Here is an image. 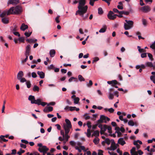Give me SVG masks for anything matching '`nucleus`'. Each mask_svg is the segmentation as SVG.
<instances>
[{
    "label": "nucleus",
    "mask_w": 155,
    "mask_h": 155,
    "mask_svg": "<svg viewBox=\"0 0 155 155\" xmlns=\"http://www.w3.org/2000/svg\"><path fill=\"white\" fill-rule=\"evenodd\" d=\"M85 0H80L79 1V5L78 7V10L76 12V15L78 14L81 17H84V14L86 12L88 9L87 6L85 5Z\"/></svg>",
    "instance_id": "f257e3e1"
},
{
    "label": "nucleus",
    "mask_w": 155,
    "mask_h": 155,
    "mask_svg": "<svg viewBox=\"0 0 155 155\" xmlns=\"http://www.w3.org/2000/svg\"><path fill=\"white\" fill-rule=\"evenodd\" d=\"M22 12L21 7L20 5L11 7L8 11V15L10 14H18Z\"/></svg>",
    "instance_id": "f03ea898"
},
{
    "label": "nucleus",
    "mask_w": 155,
    "mask_h": 155,
    "mask_svg": "<svg viewBox=\"0 0 155 155\" xmlns=\"http://www.w3.org/2000/svg\"><path fill=\"white\" fill-rule=\"evenodd\" d=\"M125 22L124 23V27L125 30H128L132 28L133 27L134 22L131 20H125Z\"/></svg>",
    "instance_id": "7ed1b4c3"
},
{
    "label": "nucleus",
    "mask_w": 155,
    "mask_h": 155,
    "mask_svg": "<svg viewBox=\"0 0 155 155\" xmlns=\"http://www.w3.org/2000/svg\"><path fill=\"white\" fill-rule=\"evenodd\" d=\"M38 146L39 147L38 149V151L43 153H45L49 150V149L46 146H43L41 143H38Z\"/></svg>",
    "instance_id": "20e7f679"
},
{
    "label": "nucleus",
    "mask_w": 155,
    "mask_h": 155,
    "mask_svg": "<svg viewBox=\"0 0 155 155\" xmlns=\"http://www.w3.org/2000/svg\"><path fill=\"white\" fill-rule=\"evenodd\" d=\"M110 120V119L105 116L104 115H102L100 116V119L97 120L98 123H102L103 122L107 123V121H109Z\"/></svg>",
    "instance_id": "39448f33"
},
{
    "label": "nucleus",
    "mask_w": 155,
    "mask_h": 155,
    "mask_svg": "<svg viewBox=\"0 0 155 155\" xmlns=\"http://www.w3.org/2000/svg\"><path fill=\"white\" fill-rule=\"evenodd\" d=\"M28 99L31 101V103L32 104H36V103L39 101V98L35 100L34 96L31 95H30L29 96Z\"/></svg>",
    "instance_id": "423d86ee"
},
{
    "label": "nucleus",
    "mask_w": 155,
    "mask_h": 155,
    "mask_svg": "<svg viewBox=\"0 0 155 155\" xmlns=\"http://www.w3.org/2000/svg\"><path fill=\"white\" fill-rule=\"evenodd\" d=\"M116 14H114L112 11H110L107 15V17L110 20H114L116 18Z\"/></svg>",
    "instance_id": "0eeeda50"
},
{
    "label": "nucleus",
    "mask_w": 155,
    "mask_h": 155,
    "mask_svg": "<svg viewBox=\"0 0 155 155\" xmlns=\"http://www.w3.org/2000/svg\"><path fill=\"white\" fill-rule=\"evenodd\" d=\"M140 9L142 10L143 12L147 13L150 11V8L149 6L147 5L142 7Z\"/></svg>",
    "instance_id": "6e6552de"
},
{
    "label": "nucleus",
    "mask_w": 155,
    "mask_h": 155,
    "mask_svg": "<svg viewBox=\"0 0 155 155\" xmlns=\"http://www.w3.org/2000/svg\"><path fill=\"white\" fill-rule=\"evenodd\" d=\"M19 2V0H9L8 2V4L16 5Z\"/></svg>",
    "instance_id": "1a4fd4ad"
},
{
    "label": "nucleus",
    "mask_w": 155,
    "mask_h": 155,
    "mask_svg": "<svg viewBox=\"0 0 155 155\" xmlns=\"http://www.w3.org/2000/svg\"><path fill=\"white\" fill-rule=\"evenodd\" d=\"M112 142L111 143L110 148L111 149L110 150H116L117 148V147L116 145V143L114 142V140H111Z\"/></svg>",
    "instance_id": "9d476101"
},
{
    "label": "nucleus",
    "mask_w": 155,
    "mask_h": 155,
    "mask_svg": "<svg viewBox=\"0 0 155 155\" xmlns=\"http://www.w3.org/2000/svg\"><path fill=\"white\" fill-rule=\"evenodd\" d=\"M31 47L30 45H27L25 48L26 51L25 53V55H29L31 50Z\"/></svg>",
    "instance_id": "9b49d317"
},
{
    "label": "nucleus",
    "mask_w": 155,
    "mask_h": 155,
    "mask_svg": "<svg viewBox=\"0 0 155 155\" xmlns=\"http://www.w3.org/2000/svg\"><path fill=\"white\" fill-rule=\"evenodd\" d=\"M63 128L64 130L65 134H68L71 127H70L66 125H63Z\"/></svg>",
    "instance_id": "f8f14e48"
},
{
    "label": "nucleus",
    "mask_w": 155,
    "mask_h": 155,
    "mask_svg": "<svg viewBox=\"0 0 155 155\" xmlns=\"http://www.w3.org/2000/svg\"><path fill=\"white\" fill-rule=\"evenodd\" d=\"M39 102H38L37 103H36V104L38 105H41L43 106H45L46 104H47V103L46 102H42V99L40 98H39Z\"/></svg>",
    "instance_id": "ddd939ff"
},
{
    "label": "nucleus",
    "mask_w": 155,
    "mask_h": 155,
    "mask_svg": "<svg viewBox=\"0 0 155 155\" xmlns=\"http://www.w3.org/2000/svg\"><path fill=\"white\" fill-rule=\"evenodd\" d=\"M118 143L122 146L124 145L126 143L125 141L124 140V139L122 138H120L118 139Z\"/></svg>",
    "instance_id": "4468645a"
},
{
    "label": "nucleus",
    "mask_w": 155,
    "mask_h": 155,
    "mask_svg": "<svg viewBox=\"0 0 155 155\" xmlns=\"http://www.w3.org/2000/svg\"><path fill=\"white\" fill-rule=\"evenodd\" d=\"M24 75V74L22 71H20L17 75V78L19 80L20 78H22Z\"/></svg>",
    "instance_id": "2eb2a0df"
},
{
    "label": "nucleus",
    "mask_w": 155,
    "mask_h": 155,
    "mask_svg": "<svg viewBox=\"0 0 155 155\" xmlns=\"http://www.w3.org/2000/svg\"><path fill=\"white\" fill-rule=\"evenodd\" d=\"M65 121L66 123V124H64L63 125H66L70 127H72V125L71 124V122L69 120L67 119H65Z\"/></svg>",
    "instance_id": "dca6fc26"
},
{
    "label": "nucleus",
    "mask_w": 155,
    "mask_h": 155,
    "mask_svg": "<svg viewBox=\"0 0 155 155\" xmlns=\"http://www.w3.org/2000/svg\"><path fill=\"white\" fill-rule=\"evenodd\" d=\"M37 74L41 78H45V73L42 71H38Z\"/></svg>",
    "instance_id": "f3484780"
},
{
    "label": "nucleus",
    "mask_w": 155,
    "mask_h": 155,
    "mask_svg": "<svg viewBox=\"0 0 155 155\" xmlns=\"http://www.w3.org/2000/svg\"><path fill=\"white\" fill-rule=\"evenodd\" d=\"M107 28V27L106 26L104 25L103 26L102 28L99 30V32L100 33H104L106 31Z\"/></svg>",
    "instance_id": "a211bd4d"
},
{
    "label": "nucleus",
    "mask_w": 155,
    "mask_h": 155,
    "mask_svg": "<svg viewBox=\"0 0 155 155\" xmlns=\"http://www.w3.org/2000/svg\"><path fill=\"white\" fill-rule=\"evenodd\" d=\"M28 26L27 25H25L24 24H22L20 27V29L21 30L24 31L26 29L28 28Z\"/></svg>",
    "instance_id": "6ab92c4d"
},
{
    "label": "nucleus",
    "mask_w": 155,
    "mask_h": 155,
    "mask_svg": "<svg viewBox=\"0 0 155 155\" xmlns=\"http://www.w3.org/2000/svg\"><path fill=\"white\" fill-rule=\"evenodd\" d=\"M49 54L51 57H54L55 54V51L54 49H52L50 51Z\"/></svg>",
    "instance_id": "aec40b11"
},
{
    "label": "nucleus",
    "mask_w": 155,
    "mask_h": 155,
    "mask_svg": "<svg viewBox=\"0 0 155 155\" xmlns=\"http://www.w3.org/2000/svg\"><path fill=\"white\" fill-rule=\"evenodd\" d=\"M2 22L5 24H7L9 22V20L7 18L4 17L2 18Z\"/></svg>",
    "instance_id": "412c9836"
},
{
    "label": "nucleus",
    "mask_w": 155,
    "mask_h": 155,
    "mask_svg": "<svg viewBox=\"0 0 155 155\" xmlns=\"http://www.w3.org/2000/svg\"><path fill=\"white\" fill-rule=\"evenodd\" d=\"M99 136V132L98 130H96L94 131L93 134L92 135V137L94 136L95 137H97Z\"/></svg>",
    "instance_id": "4be33fe9"
},
{
    "label": "nucleus",
    "mask_w": 155,
    "mask_h": 155,
    "mask_svg": "<svg viewBox=\"0 0 155 155\" xmlns=\"http://www.w3.org/2000/svg\"><path fill=\"white\" fill-rule=\"evenodd\" d=\"M137 48L138 49L139 52L140 53L145 52H146V51L143 48H141L140 47V46H137Z\"/></svg>",
    "instance_id": "5701e85b"
},
{
    "label": "nucleus",
    "mask_w": 155,
    "mask_h": 155,
    "mask_svg": "<svg viewBox=\"0 0 155 155\" xmlns=\"http://www.w3.org/2000/svg\"><path fill=\"white\" fill-rule=\"evenodd\" d=\"M99 140L100 139L98 138L95 137L93 140V142L95 144L97 145L99 143Z\"/></svg>",
    "instance_id": "b1692460"
},
{
    "label": "nucleus",
    "mask_w": 155,
    "mask_h": 155,
    "mask_svg": "<svg viewBox=\"0 0 155 155\" xmlns=\"http://www.w3.org/2000/svg\"><path fill=\"white\" fill-rule=\"evenodd\" d=\"M6 15H8V11L7 12L6 11H4L0 15V17L3 18H4V17Z\"/></svg>",
    "instance_id": "393cba45"
},
{
    "label": "nucleus",
    "mask_w": 155,
    "mask_h": 155,
    "mask_svg": "<svg viewBox=\"0 0 155 155\" xmlns=\"http://www.w3.org/2000/svg\"><path fill=\"white\" fill-rule=\"evenodd\" d=\"M109 95L108 96L109 99L110 100H112L114 98V94L110 92H109Z\"/></svg>",
    "instance_id": "a878e982"
},
{
    "label": "nucleus",
    "mask_w": 155,
    "mask_h": 155,
    "mask_svg": "<svg viewBox=\"0 0 155 155\" xmlns=\"http://www.w3.org/2000/svg\"><path fill=\"white\" fill-rule=\"evenodd\" d=\"M146 66L152 67L153 66V63L150 62H147L145 63Z\"/></svg>",
    "instance_id": "bb28decb"
},
{
    "label": "nucleus",
    "mask_w": 155,
    "mask_h": 155,
    "mask_svg": "<svg viewBox=\"0 0 155 155\" xmlns=\"http://www.w3.org/2000/svg\"><path fill=\"white\" fill-rule=\"evenodd\" d=\"M86 85L88 87H91L92 85H93V82L91 80H90L89 81V83H88L87 82H86Z\"/></svg>",
    "instance_id": "cd10ccee"
},
{
    "label": "nucleus",
    "mask_w": 155,
    "mask_h": 155,
    "mask_svg": "<svg viewBox=\"0 0 155 155\" xmlns=\"http://www.w3.org/2000/svg\"><path fill=\"white\" fill-rule=\"evenodd\" d=\"M74 103L75 104H77L78 103L79 101V98L78 97H75L74 99Z\"/></svg>",
    "instance_id": "c85d7f7f"
},
{
    "label": "nucleus",
    "mask_w": 155,
    "mask_h": 155,
    "mask_svg": "<svg viewBox=\"0 0 155 155\" xmlns=\"http://www.w3.org/2000/svg\"><path fill=\"white\" fill-rule=\"evenodd\" d=\"M142 24H143V25L144 26H147V21L146 19H144V18H143L142 19Z\"/></svg>",
    "instance_id": "c756f323"
},
{
    "label": "nucleus",
    "mask_w": 155,
    "mask_h": 155,
    "mask_svg": "<svg viewBox=\"0 0 155 155\" xmlns=\"http://www.w3.org/2000/svg\"><path fill=\"white\" fill-rule=\"evenodd\" d=\"M39 90V87L36 85H35L33 88V90L34 91H38Z\"/></svg>",
    "instance_id": "7c9ffc66"
},
{
    "label": "nucleus",
    "mask_w": 155,
    "mask_h": 155,
    "mask_svg": "<svg viewBox=\"0 0 155 155\" xmlns=\"http://www.w3.org/2000/svg\"><path fill=\"white\" fill-rule=\"evenodd\" d=\"M86 134L87 136L88 137H90L91 135V132L90 129H87V133H86Z\"/></svg>",
    "instance_id": "2f4dec72"
},
{
    "label": "nucleus",
    "mask_w": 155,
    "mask_h": 155,
    "mask_svg": "<svg viewBox=\"0 0 155 155\" xmlns=\"http://www.w3.org/2000/svg\"><path fill=\"white\" fill-rule=\"evenodd\" d=\"M78 78L79 80L80 81H85L84 78L82 77V76L81 75H79L78 76Z\"/></svg>",
    "instance_id": "473e14b6"
},
{
    "label": "nucleus",
    "mask_w": 155,
    "mask_h": 155,
    "mask_svg": "<svg viewBox=\"0 0 155 155\" xmlns=\"http://www.w3.org/2000/svg\"><path fill=\"white\" fill-rule=\"evenodd\" d=\"M26 84L27 85V87L30 88L31 86V84L30 81H28L26 82Z\"/></svg>",
    "instance_id": "72a5a7b5"
},
{
    "label": "nucleus",
    "mask_w": 155,
    "mask_h": 155,
    "mask_svg": "<svg viewBox=\"0 0 155 155\" xmlns=\"http://www.w3.org/2000/svg\"><path fill=\"white\" fill-rule=\"evenodd\" d=\"M128 124L129 125L131 126H133L134 125V122L132 120H130L128 122Z\"/></svg>",
    "instance_id": "f704fd0d"
},
{
    "label": "nucleus",
    "mask_w": 155,
    "mask_h": 155,
    "mask_svg": "<svg viewBox=\"0 0 155 155\" xmlns=\"http://www.w3.org/2000/svg\"><path fill=\"white\" fill-rule=\"evenodd\" d=\"M31 33H32L31 31L30 32H29L26 31L25 33L24 34L26 37H28L31 35Z\"/></svg>",
    "instance_id": "c9c22d12"
},
{
    "label": "nucleus",
    "mask_w": 155,
    "mask_h": 155,
    "mask_svg": "<svg viewBox=\"0 0 155 155\" xmlns=\"http://www.w3.org/2000/svg\"><path fill=\"white\" fill-rule=\"evenodd\" d=\"M107 126L106 124L104 125L102 129L101 130H102V131L103 132H104L107 129Z\"/></svg>",
    "instance_id": "e433bc0d"
},
{
    "label": "nucleus",
    "mask_w": 155,
    "mask_h": 155,
    "mask_svg": "<svg viewBox=\"0 0 155 155\" xmlns=\"http://www.w3.org/2000/svg\"><path fill=\"white\" fill-rule=\"evenodd\" d=\"M150 79L155 84V75L151 76Z\"/></svg>",
    "instance_id": "4c0bfd02"
},
{
    "label": "nucleus",
    "mask_w": 155,
    "mask_h": 155,
    "mask_svg": "<svg viewBox=\"0 0 155 155\" xmlns=\"http://www.w3.org/2000/svg\"><path fill=\"white\" fill-rule=\"evenodd\" d=\"M147 54L148 57L150 59L151 61H152L153 60L152 55L150 53H147Z\"/></svg>",
    "instance_id": "58836bf2"
},
{
    "label": "nucleus",
    "mask_w": 155,
    "mask_h": 155,
    "mask_svg": "<svg viewBox=\"0 0 155 155\" xmlns=\"http://www.w3.org/2000/svg\"><path fill=\"white\" fill-rule=\"evenodd\" d=\"M97 0H90L89 4L91 6H93L94 5V2Z\"/></svg>",
    "instance_id": "ea45409f"
},
{
    "label": "nucleus",
    "mask_w": 155,
    "mask_h": 155,
    "mask_svg": "<svg viewBox=\"0 0 155 155\" xmlns=\"http://www.w3.org/2000/svg\"><path fill=\"white\" fill-rule=\"evenodd\" d=\"M26 41H28L29 42H35L37 41V40L35 39V40H34L33 39H26Z\"/></svg>",
    "instance_id": "a19ab883"
},
{
    "label": "nucleus",
    "mask_w": 155,
    "mask_h": 155,
    "mask_svg": "<svg viewBox=\"0 0 155 155\" xmlns=\"http://www.w3.org/2000/svg\"><path fill=\"white\" fill-rule=\"evenodd\" d=\"M18 80H19L20 82L21 83H24L25 82H26L27 81L26 79L24 78H20Z\"/></svg>",
    "instance_id": "79ce46f5"
},
{
    "label": "nucleus",
    "mask_w": 155,
    "mask_h": 155,
    "mask_svg": "<svg viewBox=\"0 0 155 155\" xmlns=\"http://www.w3.org/2000/svg\"><path fill=\"white\" fill-rule=\"evenodd\" d=\"M150 48L153 49H155V41L150 45Z\"/></svg>",
    "instance_id": "37998d69"
},
{
    "label": "nucleus",
    "mask_w": 155,
    "mask_h": 155,
    "mask_svg": "<svg viewBox=\"0 0 155 155\" xmlns=\"http://www.w3.org/2000/svg\"><path fill=\"white\" fill-rule=\"evenodd\" d=\"M105 143L107 144L108 145H109L110 143V141L108 138H106L105 140Z\"/></svg>",
    "instance_id": "c03bdc74"
},
{
    "label": "nucleus",
    "mask_w": 155,
    "mask_h": 155,
    "mask_svg": "<svg viewBox=\"0 0 155 155\" xmlns=\"http://www.w3.org/2000/svg\"><path fill=\"white\" fill-rule=\"evenodd\" d=\"M18 40L20 42H24L25 38L23 37H20L18 39Z\"/></svg>",
    "instance_id": "a18cd8bd"
},
{
    "label": "nucleus",
    "mask_w": 155,
    "mask_h": 155,
    "mask_svg": "<svg viewBox=\"0 0 155 155\" xmlns=\"http://www.w3.org/2000/svg\"><path fill=\"white\" fill-rule=\"evenodd\" d=\"M120 13L121 14H124L126 15H128L129 14V12H125L124 11H122L120 12Z\"/></svg>",
    "instance_id": "49530a36"
},
{
    "label": "nucleus",
    "mask_w": 155,
    "mask_h": 155,
    "mask_svg": "<svg viewBox=\"0 0 155 155\" xmlns=\"http://www.w3.org/2000/svg\"><path fill=\"white\" fill-rule=\"evenodd\" d=\"M65 137H64V140H65L66 141H67L68 140L69 138L70 137V136H68V134H65Z\"/></svg>",
    "instance_id": "de8ad7c7"
},
{
    "label": "nucleus",
    "mask_w": 155,
    "mask_h": 155,
    "mask_svg": "<svg viewBox=\"0 0 155 155\" xmlns=\"http://www.w3.org/2000/svg\"><path fill=\"white\" fill-rule=\"evenodd\" d=\"M103 13L102 9L101 8H98V13L99 14H101Z\"/></svg>",
    "instance_id": "09e8293b"
},
{
    "label": "nucleus",
    "mask_w": 155,
    "mask_h": 155,
    "mask_svg": "<svg viewBox=\"0 0 155 155\" xmlns=\"http://www.w3.org/2000/svg\"><path fill=\"white\" fill-rule=\"evenodd\" d=\"M147 54L146 53H142L141 54V57L142 58H146L147 56Z\"/></svg>",
    "instance_id": "8fccbe9b"
},
{
    "label": "nucleus",
    "mask_w": 155,
    "mask_h": 155,
    "mask_svg": "<svg viewBox=\"0 0 155 155\" xmlns=\"http://www.w3.org/2000/svg\"><path fill=\"white\" fill-rule=\"evenodd\" d=\"M25 152V151L24 150H22L21 149H20L19 150V151L17 152V154L19 155H21L22 153H24Z\"/></svg>",
    "instance_id": "3c124183"
},
{
    "label": "nucleus",
    "mask_w": 155,
    "mask_h": 155,
    "mask_svg": "<svg viewBox=\"0 0 155 155\" xmlns=\"http://www.w3.org/2000/svg\"><path fill=\"white\" fill-rule=\"evenodd\" d=\"M99 60V59L98 57H94L93 58V60L92 63H94V62L97 61Z\"/></svg>",
    "instance_id": "603ef678"
},
{
    "label": "nucleus",
    "mask_w": 155,
    "mask_h": 155,
    "mask_svg": "<svg viewBox=\"0 0 155 155\" xmlns=\"http://www.w3.org/2000/svg\"><path fill=\"white\" fill-rule=\"evenodd\" d=\"M69 108V110L71 111H73L75 110L76 107H75L70 106Z\"/></svg>",
    "instance_id": "864d4df0"
},
{
    "label": "nucleus",
    "mask_w": 155,
    "mask_h": 155,
    "mask_svg": "<svg viewBox=\"0 0 155 155\" xmlns=\"http://www.w3.org/2000/svg\"><path fill=\"white\" fill-rule=\"evenodd\" d=\"M12 32L15 36H18V37H19L20 36V34L18 32H14L12 31Z\"/></svg>",
    "instance_id": "5fc2aeb1"
},
{
    "label": "nucleus",
    "mask_w": 155,
    "mask_h": 155,
    "mask_svg": "<svg viewBox=\"0 0 155 155\" xmlns=\"http://www.w3.org/2000/svg\"><path fill=\"white\" fill-rule=\"evenodd\" d=\"M99 124V123H98V122H97V123L94 125L92 126V128L93 129H95L96 128V127L98 125V124Z\"/></svg>",
    "instance_id": "6e6d98bb"
},
{
    "label": "nucleus",
    "mask_w": 155,
    "mask_h": 155,
    "mask_svg": "<svg viewBox=\"0 0 155 155\" xmlns=\"http://www.w3.org/2000/svg\"><path fill=\"white\" fill-rule=\"evenodd\" d=\"M87 125L88 127L90 129L91 127V123L90 122H88L87 124Z\"/></svg>",
    "instance_id": "4d7b16f0"
},
{
    "label": "nucleus",
    "mask_w": 155,
    "mask_h": 155,
    "mask_svg": "<svg viewBox=\"0 0 155 155\" xmlns=\"http://www.w3.org/2000/svg\"><path fill=\"white\" fill-rule=\"evenodd\" d=\"M26 56V58L24 60H22L21 61V63H24L26 62L28 59V55H25Z\"/></svg>",
    "instance_id": "13d9d810"
},
{
    "label": "nucleus",
    "mask_w": 155,
    "mask_h": 155,
    "mask_svg": "<svg viewBox=\"0 0 155 155\" xmlns=\"http://www.w3.org/2000/svg\"><path fill=\"white\" fill-rule=\"evenodd\" d=\"M31 76L33 78H35L37 77V75L35 72H33L31 73Z\"/></svg>",
    "instance_id": "bf43d9fd"
},
{
    "label": "nucleus",
    "mask_w": 155,
    "mask_h": 155,
    "mask_svg": "<svg viewBox=\"0 0 155 155\" xmlns=\"http://www.w3.org/2000/svg\"><path fill=\"white\" fill-rule=\"evenodd\" d=\"M60 17V16L58 15L55 18V20L57 23H59L60 22V21L59 20V18Z\"/></svg>",
    "instance_id": "052dcab7"
},
{
    "label": "nucleus",
    "mask_w": 155,
    "mask_h": 155,
    "mask_svg": "<svg viewBox=\"0 0 155 155\" xmlns=\"http://www.w3.org/2000/svg\"><path fill=\"white\" fill-rule=\"evenodd\" d=\"M114 109L112 108L108 109V111L110 113H112L114 111Z\"/></svg>",
    "instance_id": "680f3d73"
},
{
    "label": "nucleus",
    "mask_w": 155,
    "mask_h": 155,
    "mask_svg": "<svg viewBox=\"0 0 155 155\" xmlns=\"http://www.w3.org/2000/svg\"><path fill=\"white\" fill-rule=\"evenodd\" d=\"M98 151V155H103V151L102 150H99Z\"/></svg>",
    "instance_id": "e2e57ef3"
},
{
    "label": "nucleus",
    "mask_w": 155,
    "mask_h": 155,
    "mask_svg": "<svg viewBox=\"0 0 155 155\" xmlns=\"http://www.w3.org/2000/svg\"><path fill=\"white\" fill-rule=\"evenodd\" d=\"M108 130L109 131V132L111 133V127L110 126H107V128Z\"/></svg>",
    "instance_id": "0e129e2a"
},
{
    "label": "nucleus",
    "mask_w": 155,
    "mask_h": 155,
    "mask_svg": "<svg viewBox=\"0 0 155 155\" xmlns=\"http://www.w3.org/2000/svg\"><path fill=\"white\" fill-rule=\"evenodd\" d=\"M70 143L71 145L74 146L75 145V143L74 141H71L70 142Z\"/></svg>",
    "instance_id": "69168bd1"
},
{
    "label": "nucleus",
    "mask_w": 155,
    "mask_h": 155,
    "mask_svg": "<svg viewBox=\"0 0 155 155\" xmlns=\"http://www.w3.org/2000/svg\"><path fill=\"white\" fill-rule=\"evenodd\" d=\"M21 142L22 143H24L25 144H27L28 143V141H27L26 140H24V139L21 140Z\"/></svg>",
    "instance_id": "338daca9"
},
{
    "label": "nucleus",
    "mask_w": 155,
    "mask_h": 155,
    "mask_svg": "<svg viewBox=\"0 0 155 155\" xmlns=\"http://www.w3.org/2000/svg\"><path fill=\"white\" fill-rule=\"evenodd\" d=\"M69 107L68 106H66L64 108V110H65V111H69Z\"/></svg>",
    "instance_id": "774afa93"
}]
</instances>
